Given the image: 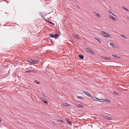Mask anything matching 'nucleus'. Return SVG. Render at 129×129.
Here are the masks:
<instances>
[{
  "mask_svg": "<svg viewBox=\"0 0 129 129\" xmlns=\"http://www.w3.org/2000/svg\"><path fill=\"white\" fill-rule=\"evenodd\" d=\"M85 49L86 51L87 52H89L90 53L93 54H95V52L89 48H85Z\"/></svg>",
  "mask_w": 129,
  "mask_h": 129,
  "instance_id": "nucleus-1",
  "label": "nucleus"
},
{
  "mask_svg": "<svg viewBox=\"0 0 129 129\" xmlns=\"http://www.w3.org/2000/svg\"><path fill=\"white\" fill-rule=\"evenodd\" d=\"M101 34L105 37H110V35L104 31H102L101 32Z\"/></svg>",
  "mask_w": 129,
  "mask_h": 129,
  "instance_id": "nucleus-2",
  "label": "nucleus"
},
{
  "mask_svg": "<svg viewBox=\"0 0 129 129\" xmlns=\"http://www.w3.org/2000/svg\"><path fill=\"white\" fill-rule=\"evenodd\" d=\"M110 44L112 46V47L114 48H117V45L115 43L111 42L110 43Z\"/></svg>",
  "mask_w": 129,
  "mask_h": 129,
  "instance_id": "nucleus-3",
  "label": "nucleus"
},
{
  "mask_svg": "<svg viewBox=\"0 0 129 129\" xmlns=\"http://www.w3.org/2000/svg\"><path fill=\"white\" fill-rule=\"evenodd\" d=\"M73 35L74 37L75 38H76L77 39H79L80 36L79 35H78L73 34Z\"/></svg>",
  "mask_w": 129,
  "mask_h": 129,
  "instance_id": "nucleus-4",
  "label": "nucleus"
},
{
  "mask_svg": "<svg viewBox=\"0 0 129 129\" xmlns=\"http://www.w3.org/2000/svg\"><path fill=\"white\" fill-rule=\"evenodd\" d=\"M36 72L35 70H29L26 71V72L27 73H31Z\"/></svg>",
  "mask_w": 129,
  "mask_h": 129,
  "instance_id": "nucleus-5",
  "label": "nucleus"
},
{
  "mask_svg": "<svg viewBox=\"0 0 129 129\" xmlns=\"http://www.w3.org/2000/svg\"><path fill=\"white\" fill-rule=\"evenodd\" d=\"M83 93L89 97H91V95L89 93L85 91H84Z\"/></svg>",
  "mask_w": 129,
  "mask_h": 129,
  "instance_id": "nucleus-6",
  "label": "nucleus"
},
{
  "mask_svg": "<svg viewBox=\"0 0 129 129\" xmlns=\"http://www.w3.org/2000/svg\"><path fill=\"white\" fill-rule=\"evenodd\" d=\"M75 105L78 107L80 108H83V106L81 104H75Z\"/></svg>",
  "mask_w": 129,
  "mask_h": 129,
  "instance_id": "nucleus-7",
  "label": "nucleus"
},
{
  "mask_svg": "<svg viewBox=\"0 0 129 129\" xmlns=\"http://www.w3.org/2000/svg\"><path fill=\"white\" fill-rule=\"evenodd\" d=\"M104 118L105 119L108 120H111L112 119V118H110L107 116H105Z\"/></svg>",
  "mask_w": 129,
  "mask_h": 129,
  "instance_id": "nucleus-8",
  "label": "nucleus"
},
{
  "mask_svg": "<svg viewBox=\"0 0 129 129\" xmlns=\"http://www.w3.org/2000/svg\"><path fill=\"white\" fill-rule=\"evenodd\" d=\"M63 106L65 107H70V105L67 103H64L63 104Z\"/></svg>",
  "mask_w": 129,
  "mask_h": 129,
  "instance_id": "nucleus-9",
  "label": "nucleus"
},
{
  "mask_svg": "<svg viewBox=\"0 0 129 129\" xmlns=\"http://www.w3.org/2000/svg\"><path fill=\"white\" fill-rule=\"evenodd\" d=\"M39 62V61L38 60H33V64H36L38 63Z\"/></svg>",
  "mask_w": 129,
  "mask_h": 129,
  "instance_id": "nucleus-10",
  "label": "nucleus"
},
{
  "mask_svg": "<svg viewBox=\"0 0 129 129\" xmlns=\"http://www.w3.org/2000/svg\"><path fill=\"white\" fill-rule=\"evenodd\" d=\"M109 17L111 19H112L113 20H116V19L113 16L111 15H110L109 16Z\"/></svg>",
  "mask_w": 129,
  "mask_h": 129,
  "instance_id": "nucleus-11",
  "label": "nucleus"
},
{
  "mask_svg": "<svg viewBox=\"0 0 129 129\" xmlns=\"http://www.w3.org/2000/svg\"><path fill=\"white\" fill-rule=\"evenodd\" d=\"M66 120L67 121V122L68 123L70 124L71 125H72V123L71 121H69L68 119L67 118H66Z\"/></svg>",
  "mask_w": 129,
  "mask_h": 129,
  "instance_id": "nucleus-12",
  "label": "nucleus"
},
{
  "mask_svg": "<svg viewBox=\"0 0 129 129\" xmlns=\"http://www.w3.org/2000/svg\"><path fill=\"white\" fill-rule=\"evenodd\" d=\"M59 36V35L57 34H55L54 35V37L55 39L57 38Z\"/></svg>",
  "mask_w": 129,
  "mask_h": 129,
  "instance_id": "nucleus-13",
  "label": "nucleus"
},
{
  "mask_svg": "<svg viewBox=\"0 0 129 129\" xmlns=\"http://www.w3.org/2000/svg\"><path fill=\"white\" fill-rule=\"evenodd\" d=\"M42 101L45 104H48V102L45 100L42 99Z\"/></svg>",
  "mask_w": 129,
  "mask_h": 129,
  "instance_id": "nucleus-14",
  "label": "nucleus"
},
{
  "mask_svg": "<svg viewBox=\"0 0 129 129\" xmlns=\"http://www.w3.org/2000/svg\"><path fill=\"white\" fill-rule=\"evenodd\" d=\"M94 13L95 14V15L97 17L100 18L101 17L100 15H99V14L96 13L95 12Z\"/></svg>",
  "mask_w": 129,
  "mask_h": 129,
  "instance_id": "nucleus-15",
  "label": "nucleus"
},
{
  "mask_svg": "<svg viewBox=\"0 0 129 129\" xmlns=\"http://www.w3.org/2000/svg\"><path fill=\"white\" fill-rule=\"evenodd\" d=\"M95 39L100 43H101V41L100 39L96 38H95Z\"/></svg>",
  "mask_w": 129,
  "mask_h": 129,
  "instance_id": "nucleus-16",
  "label": "nucleus"
},
{
  "mask_svg": "<svg viewBox=\"0 0 129 129\" xmlns=\"http://www.w3.org/2000/svg\"><path fill=\"white\" fill-rule=\"evenodd\" d=\"M77 98L78 99H80L81 100H83L84 99V98L83 97L80 96H77Z\"/></svg>",
  "mask_w": 129,
  "mask_h": 129,
  "instance_id": "nucleus-17",
  "label": "nucleus"
},
{
  "mask_svg": "<svg viewBox=\"0 0 129 129\" xmlns=\"http://www.w3.org/2000/svg\"><path fill=\"white\" fill-rule=\"evenodd\" d=\"M79 57L81 59H82L84 58L83 56L82 55H79Z\"/></svg>",
  "mask_w": 129,
  "mask_h": 129,
  "instance_id": "nucleus-18",
  "label": "nucleus"
},
{
  "mask_svg": "<svg viewBox=\"0 0 129 129\" xmlns=\"http://www.w3.org/2000/svg\"><path fill=\"white\" fill-rule=\"evenodd\" d=\"M112 55L113 56V57H116L117 58H120V57L119 56H118L117 55H116L114 54H112Z\"/></svg>",
  "mask_w": 129,
  "mask_h": 129,
  "instance_id": "nucleus-19",
  "label": "nucleus"
},
{
  "mask_svg": "<svg viewBox=\"0 0 129 129\" xmlns=\"http://www.w3.org/2000/svg\"><path fill=\"white\" fill-rule=\"evenodd\" d=\"M120 36L124 39H127V38L124 35H120Z\"/></svg>",
  "mask_w": 129,
  "mask_h": 129,
  "instance_id": "nucleus-20",
  "label": "nucleus"
},
{
  "mask_svg": "<svg viewBox=\"0 0 129 129\" xmlns=\"http://www.w3.org/2000/svg\"><path fill=\"white\" fill-rule=\"evenodd\" d=\"M122 8L125 10L126 11H127V12H129V10H128L125 7H124V6H123L122 7Z\"/></svg>",
  "mask_w": 129,
  "mask_h": 129,
  "instance_id": "nucleus-21",
  "label": "nucleus"
},
{
  "mask_svg": "<svg viewBox=\"0 0 129 129\" xmlns=\"http://www.w3.org/2000/svg\"><path fill=\"white\" fill-rule=\"evenodd\" d=\"M29 62L31 63L32 64H33V60L31 59H29Z\"/></svg>",
  "mask_w": 129,
  "mask_h": 129,
  "instance_id": "nucleus-22",
  "label": "nucleus"
},
{
  "mask_svg": "<svg viewBox=\"0 0 129 129\" xmlns=\"http://www.w3.org/2000/svg\"><path fill=\"white\" fill-rule=\"evenodd\" d=\"M50 37H51L52 38L54 37V35L52 34H50L49 35Z\"/></svg>",
  "mask_w": 129,
  "mask_h": 129,
  "instance_id": "nucleus-23",
  "label": "nucleus"
},
{
  "mask_svg": "<svg viewBox=\"0 0 129 129\" xmlns=\"http://www.w3.org/2000/svg\"><path fill=\"white\" fill-rule=\"evenodd\" d=\"M57 121H59L61 122L62 123H64V121H63V120H61L60 119H58Z\"/></svg>",
  "mask_w": 129,
  "mask_h": 129,
  "instance_id": "nucleus-24",
  "label": "nucleus"
},
{
  "mask_svg": "<svg viewBox=\"0 0 129 129\" xmlns=\"http://www.w3.org/2000/svg\"><path fill=\"white\" fill-rule=\"evenodd\" d=\"M113 93L115 94L116 95H119L118 93L116 91H114Z\"/></svg>",
  "mask_w": 129,
  "mask_h": 129,
  "instance_id": "nucleus-25",
  "label": "nucleus"
},
{
  "mask_svg": "<svg viewBox=\"0 0 129 129\" xmlns=\"http://www.w3.org/2000/svg\"><path fill=\"white\" fill-rule=\"evenodd\" d=\"M104 58L105 59H110L111 58L107 57H104L103 58Z\"/></svg>",
  "mask_w": 129,
  "mask_h": 129,
  "instance_id": "nucleus-26",
  "label": "nucleus"
},
{
  "mask_svg": "<svg viewBox=\"0 0 129 129\" xmlns=\"http://www.w3.org/2000/svg\"><path fill=\"white\" fill-rule=\"evenodd\" d=\"M48 23H49L50 24H54L53 23V22L51 21H48Z\"/></svg>",
  "mask_w": 129,
  "mask_h": 129,
  "instance_id": "nucleus-27",
  "label": "nucleus"
},
{
  "mask_svg": "<svg viewBox=\"0 0 129 129\" xmlns=\"http://www.w3.org/2000/svg\"><path fill=\"white\" fill-rule=\"evenodd\" d=\"M98 99V100H102V101H101L98 100L99 101L101 102H103V101H104V100H103L100 99Z\"/></svg>",
  "mask_w": 129,
  "mask_h": 129,
  "instance_id": "nucleus-28",
  "label": "nucleus"
},
{
  "mask_svg": "<svg viewBox=\"0 0 129 129\" xmlns=\"http://www.w3.org/2000/svg\"><path fill=\"white\" fill-rule=\"evenodd\" d=\"M106 101L108 102H110V101L108 99H106Z\"/></svg>",
  "mask_w": 129,
  "mask_h": 129,
  "instance_id": "nucleus-29",
  "label": "nucleus"
},
{
  "mask_svg": "<svg viewBox=\"0 0 129 129\" xmlns=\"http://www.w3.org/2000/svg\"><path fill=\"white\" fill-rule=\"evenodd\" d=\"M108 12L110 14H112V12L111 11H109Z\"/></svg>",
  "mask_w": 129,
  "mask_h": 129,
  "instance_id": "nucleus-30",
  "label": "nucleus"
},
{
  "mask_svg": "<svg viewBox=\"0 0 129 129\" xmlns=\"http://www.w3.org/2000/svg\"><path fill=\"white\" fill-rule=\"evenodd\" d=\"M112 15H113L115 16H116L115 15V14H113V13H112Z\"/></svg>",
  "mask_w": 129,
  "mask_h": 129,
  "instance_id": "nucleus-31",
  "label": "nucleus"
},
{
  "mask_svg": "<svg viewBox=\"0 0 129 129\" xmlns=\"http://www.w3.org/2000/svg\"><path fill=\"white\" fill-rule=\"evenodd\" d=\"M39 82H37V84H39Z\"/></svg>",
  "mask_w": 129,
  "mask_h": 129,
  "instance_id": "nucleus-32",
  "label": "nucleus"
},
{
  "mask_svg": "<svg viewBox=\"0 0 129 129\" xmlns=\"http://www.w3.org/2000/svg\"><path fill=\"white\" fill-rule=\"evenodd\" d=\"M2 121V120H1V119H0V122H1Z\"/></svg>",
  "mask_w": 129,
  "mask_h": 129,
  "instance_id": "nucleus-33",
  "label": "nucleus"
},
{
  "mask_svg": "<svg viewBox=\"0 0 129 129\" xmlns=\"http://www.w3.org/2000/svg\"><path fill=\"white\" fill-rule=\"evenodd\" d=\"M128 19H129V17L128 18Z\"/></svg>",
  "mask_w": 129,
  "mask_h": 129,
  "instance_id": "nucleus-34",
  "label": "nucleus"
}]
</instances>
